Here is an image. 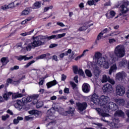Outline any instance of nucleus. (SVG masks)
<instances>
[{
    "label": "nucleus",
    "instance_id": "obj_2",
    "mask_svg": "<svg viewBox=\"0 0 129 129\" xmlns=\"http://www.w3.org/2000/svg\"><path fill=\"white\" fill-rule=\"evenodd\" d=\"M109 100H110V98L107 96L102 95L100 97V103L99 105L101 106V109L99 108H96V110L97 111L98 114L103 116V117H109V114L105 113L108 112L109 109L114 110V111L118 109L117 105L112 102H109Z\"/></svg>",
    "mask_w": 129,
    "mask_h": 129
},
{
    "label": "nucleus",
    "instance_id": "obj_10",
    "mask_svg": "<svg viewBox=\"0 0 129 129\" xmlns=\"http://www.w3.org/2000/svg\"><path fill=\"white\" fill-rule=\"evenodd\" d=\"M126 76V74L124 72H120L116 74L115 79L116 81H119V82H122L124 80Z\"/></svg>",
    "mask_w": 129,
    "mask_h": 129
},
{
    "label": "nucleus",
    "instance_id": "obj_55",
    "mask_svg": "<svg viewBox=\"0 0 129 129\" xmlns=\"http://www.w3.org/2000/svg\"><path fill=\"white\" fill-rule=\"evenodd\" d=\"M56 25L59 26L60 27H65V25H64L63 23L57 22L56 23Z\"/></svg>",
    "mask_w": 129,
    "mask_h": 129
},
{
    "label": "nucleus",
    "instance_id": "obj_46",
    "mask_svg": "<svg viewBox=\"0 0 129 129\" xmlns=\"http://www.w3.org/2000/svg\"><path fill=\"white\" fill-rule=\"evenodd\" d=\"M33 63H35V60H32L30 62H28L26 65L25 66V67L26 68H28V67L31 66L32 64H33Z\"/></svg>",
    "mask_w": 129,
    "mask_h": 129
},
{
    "label": "nucleus",
    "instance_id": "obj_35",
    "mask_svg": "<svg viewBox=\"0 0 129 129\" xmlns=\"http://www.w3.org/2000/svg\"><path fill=\"white\" fill-rule=\"evenodd\" d=\"M36 104L37 108H40V107H42V106H43V105H44V103L42 101H40L39 102L37 101Z\"/></svg>",
    "mask_w": 129,
    "mask_h": 129
},
{
    "label": "nucleus",
    "instance_id": "obj_37",
    "mask_svg": "<svg viewBox=\"0 0 129 129\" xmlns=\"http://www.w3.org/2000/svg\"><path fill=\"white\" fill-rule=\"evenodd\" d=\"M70 83L74 90H77V85L76 84L74 83L73 82H70Z\"/></svg>",
    "mask_w": 129,
    "mask_h": 129
},
{
    "label": "nucleus",
    "instance_id": "obj_6",
    "mask_svg": "<svg viewBox=\"0 0 129 129\" xmlns=\"http://www.w3.org/2000/svg\"><path fill=\"white\" fill-rule=\"evenodd\" d=\"M11 95H12L13 99L20 98L24 96V95L23 94H20L19 93L13 94V93L11 92H7L4 94H3V98L5 99V100H9V99H10V96H11Z\"/></svg>",
    "mask_w": 129,
    "mask_h": 129
},
{
    "label": "nucleus",
    "instance_id": "obj_49",
    "mask_svg": "<svg viewBox=\"0 0 129 129\" xmlns=\"http://www.w3.org/2000/svg\"><path fill=\"white\" fill-rule=\"evenodd\" d=\"M102 36H103V34L100 32L97 36V41H99V40L101 39V38H102Z\"/></svg>",
    "mask_w": 129,
    "mask_h": 129
},
{
    "label": "nucleus",
    "instance_id": "obj_63",
    "mask_svg": "<svg viewBox=\"0 0 129 129\" xmlns=\"http://www.w3.org/2000/svg\"><path fill=\"white\" fill-rule=\"evenodd\" d=\"M78 76L74 77V80L75 81L76 83H78Z\"/></svg>",
    "mask_w": 129,
    "mask_h": 129
},
{
    "label": "nucleus",
    "instance_id": "obj_23",
    "mask_svg": "<svg viewBox=\"0 0 129 129\" xmlns=\"http://www.w3.org/2000/svg\"><path fill=\"white\" fill-rule=\"evenodd\" d=\"M93 68V72L95 74V76H96V77H98V76H99V74H100V70H99V68H98L96 66H94Z\"/></svg>",
    "mask_w": 129,
    "mask_h": 129
},
{
    "label": "nucleus",
    "instance_id": "obj_64",
    "mask_svg": "<svg viewBox=\"0 0 129 129\" xmlns=\"http://www.w3.org/2000/svg\"><path fill=\"white\" fill-rule=\"evenodd\" d=\"M82 55H79L78 56L76 57V58H75V60L76 61H78V60H79V59H80L81 58H82Z\"/></svg>",
    "mask_w": 129,
    "mask_h": 129
},
{
    "label": "nucleus",
    "instance_id": "obj_62",
    "mask_svg": "<svg viewBox=\"0 0 129 129\" xmlns=\"http://www.w3.org/2000/svg\"><path fill=\"white\" fill-rule=\"evenodd\" d=\"M71 52H72V50L70 49H69L67 52H66V56H67V55H68V54H71Z\"/></svg>",
    "mask_w": 129,
    "mask_h": 129
},
{
    "label": "nucleus",
    "instance_id": "obj_30",
    "mask_svg": "<svg viewBox=\"0 0 129 129\" xmlns=\"http://www.w3.org/2000/svg\"><path fill=\"white\" fill-rule=\"evenodd\" d=\"M15 3L17 7H21V6H23L25 4L23 0H17L15 1Z\"/></svg>",
    "mask_w": 129,
    "mask_h": 129
},
{
    "label": "nucleus",
    "instance_id": "obj_27",
    "mask_svg": "<svg viewBox=\"0 0 129 129\" xmlns=\"http://www.w3.org/2000/svg\"><path fill=\"white\" fill-rule=\"evenodd\" d=\"M1 62L3 64V66H6V65H7V64H8L10 61L9 60V58H8V57H3L1 58Z\"/></svg>",
    "mask_w": 129,
    "mask_h": 129
},
{
    "label": "nucleus",
    "instance_id": "obj_44",
    "mask_svg": "<svg viewBox=\"0 0 129 129\" xmlns=\"http://www.w3.org/2000/svg\"><path fill=\"white\" fill-rule=\"evenodd\" d=\"M85 30H87V27L86 26H83L80 27L78 29V31L81 32V31H85Z\"/></svg>",
    "mask_w": 129,
    "mask_h": 129
},
{
    "label": "nucleus",
    "instance_id": "obj_40",
    "mask_svg": "<svg viewBox=\"0 0 129 129\" xmlns=\"http://www.w3.org/2000/svg\"><path fill=\"white\" fill-rule=\"evenodd\" d=\"M78 73V74H79V75H81V76H83V77H85V75H84V72H83L82 69H79Z\"/></svg>",
    "mask_w": 129,
    "mask_h": 129
},
{
    "label": "nucleus",
    "instance_id": "obj_19",
    "mask_svg": "<svg viewBox=\"0 0 129 129\" xmlns=\"http://www.w3.org/2000/svg\"><path fill=\"white\" fill-rule=\"evenodd\" d=\"M114 100L119 106H123L125 103V100L123 99H115Z\"/></svg>",
    "mask_w": 129,
    "mask_h": 129
},
{
    "label": "nucleus",
    "instance_id": "obj_51",
    "mask_svg": "<svg viewBox=\"0 0 129 129\" xmlns=\"http://www.w3.org/2000/svg\"><path fill=\"white\" fill-rule=\"evenodd\" d=\"M23 45V43H17V44L16 45V48L17 49H22V46Z\"/></svg>",
    "mask_w": 129,
    "mask_h": 129
},
{
    "label": "nucleus",
    "instance_id": "obj_3",
    "mask_svg": "<svg viewBox=\"0 0 129 129\" xmlns=\"http://www.w3.org/2000/svg\"><path fill=\"white\" fill-rule=\"evenodd\" d=\"M110 58H108L107 55L102 57V53L99 51L96 52L94 55V59L96 60L97 64L103 68L104 69H108L110 65L115 63V55L112 52L108 53Z\"/></svg>",
    "mask_w": 129,
    "mask_h": 129
},
{
    "label": "nucleus",
    "instance_id": "obj_33",
    "mask_svg": "<svg viewBox=\"0 0 129 129\" xmlns=\"http://www.w3.org/2000/svg\"><path fill=\"white\" fill-rule=\"evenodd\" d=\"M117 35H119V32L118 31H114L112 33H110L107 35L105 37H112L113 36H116Z\"/></svg>",
    "mask_w": 129,
    "mask_h": 129
},
{
    "label": "nucleus",
    "instance_id": "obj_60",
    "mask_svg": "<svg viewBox=\"0 0 129 129\" xmlns=\"http://www.w3.org/2000/svg\"><path fill=\"white\" fill-rule=\"evenodd\" d=\"M19 66H15L13 68H12L11 69V70L14 71V70H18V69H19Z\"/></svg>",
    "mask_w": 129,
    "mask_h": 129
},
{
    "label": "nucleus",
    "instance_id": "obj_56",
    "mask_svg": "<svg viewBox=\"0 0 129 129\" xmlns=\"http://www.w3.org/2000/svg\"><path fill=\"white\" fill-rule=\"evenodd\" d=\"M107 32H108V29L107 28H105L101 31V33H102V35H103L104 34L107 33Z\"/></svg>",
    "mask_w": 129,
    "mask_h": 129
},
{
    "label": "nucleus",
    "instance_id": "obj_4",
    "mask_svg": "<svg viewBox=\"0 0 129 129\" xmlns=\"http://www.w3.org/2000/svg\"><path fill=\"white\" fill-rule=\"evenodd\" d=\"M125 116V114H124V112L122 111V110H117L114 114V117L112 118V120L113 122H109L107 120H105L104 118H102L101 120H103V121H105V122H107L108 125L111 126L112 128H117L118 127V126L117 125V123L119 122V120L118 118L116 117H124Z\"/></svg>",
    "mask_w": 129,
    "mask_h": 129
},
{
    "label": "nucleus",
    "instance_id": "obj_11",
    "mask_svg": "<svg viewBox=\"0 0 129 129\" xmlns=\"http://www.w3.org/2000/svg\"><path fill=\"white\" fill-rule=\"evenodd\" d=\"M76 105L78 110L80 113H82L83 110H85L87 107V103H86V102H78L76 103Z\"/></svg>",
    "mask_w": 129,
    "mask_h": 129
},
{
    "label": "nucleus",
    "instance_id": "obj_31",
    "mask_svg": "<svg viewBox=\"0 0 129 129\" xmlns=\"http://www.w3.org/2000/svg\"><path fill=\"white\" fill-rule=\"evenodd\" d=\"M74 110H75V109H74V108H70V109L69 111H66V114H62L63 115H67V114L68 113L69 114H70V113L71 114H73V112H74Z\"/></svg>",
    "mask_w": 129,
    "mask_h": 129
},
{
    "label": "nucleus",
    "instance_id": "obj_20",
    "mask_svg": "<svg viewBox=\"0 0 129 129\" xmlns=\"http://www.w3.org/2000/svg\"><path fill=\"white\" fill-rule=\"evenodd\" d=\"M33 56H30L29 57H27V55H20L19 56H16V58L19 61H22V60H24V61H28L30 59H32Z\"/></svg>",
    "mask_w": 129,
    "mask_h": 129
},
{
    "label": "nucleus",
    "instance_id": "obj_48",
    "mask_svg": "<svg viewBox=\"0 0 129 129\" xmlns=\"http://www.w3.org/2000/svg\"><path fill=\"white\" fill-rule=\"evenodd\" d=\"M9 117H10V115H9V114H6L5 115L2 116V119L3 120H7Z\"/></svg>",
    "mask_w": 129,
    "mask_h": 129
},
{
    "label": "nucleus",
    "instance_id": "obj_50",
    "mask_svg": "<svg viewBox=\"0 0 129 129\" xmlns=\"http://www.w3.org/2000/svg\"><path fill=\"white\" fill-rule=\"evenodd\" d=\"M1 10H3V11H6V10H8V9H9V8L8 7V5H5L1 6Z\"/></svg>",
    "mask_w": 129,
    "mask_h": 129
},
{
    "label": "nucleus",
    "instance_id": "obj_45",
    "mask_svg": "<svg viewBox=\"0 0 129 129\" xmlns=\"http://www.w3.org/2000/svg\"><path fill=\"white\" fill-rule=\"evenodd\" d=\"M34 118V117L29 115V116H26L25 117V119L26 120V121H28V120H33V119Z\"/></svg>",
    "mask_w": 129,
    "mask_h": 129
},
{
    "label": "nucleus",
    "instance_id": "obj_8",
    "mask_svg": "<svg viewBox=\"0 0 129 129\" xmlns=\"http://www.w3.org/2000/svg\"><path fill=\"white\" fill-rule=\"evenodd\" d=\"M116 94L118 96H123L125 94V88L121 85H118L116 87Z\"/></svg>",
    "mask_w": 129,
    "mask_h": 129
},
{
    "label": "nucleus",
    "instance_id": "obj_47",
    "mask_svg": "<svg viewBox=\"0 0 129 129\" xmlns=\"http://www.w3.org/2000/svg\"><path fill=\"white\" fill-rule=\"evenodd\" d=\"M108 81L109 82V83L112 84L113 85H114V84H115V82L114 81V80H113L112 79H110V77L109 78Z\"/></svg>",
    "mask_w": 129,
    "mask_h": 129
},
{
    "label": "nucleus",
    "instance_id": "obj_7",
    "mask_svg": "<svg viewBox=\"0 0 129 129\" xmlns=\"http://www.w3.org/2000/svg\"><path fill=\"white\" fill-rule=\"evenodd\" d=\"M38 97H39L38 94H33L27 97V98H23L22 100L25 103H27V102H31V101H32L33 104H36L38 102Z\"/></svg>",
    "mask_w": 129,
    "mask_h": 129
},
{
    "label": "nucleus",
    "instance_id": "obj_57",
    "mask_svg": "<svg viewBox=\"0 0 129 129\" xmlns=\"http://www.w3.org/2000/svg\"><path fill=\"white\" fill-rule=\"evenodd\" d=\"M57 46H58L57 44H51L49 46V48H55V47H57Z\"/></svg>",
    "mask_w": 129,
    "mask_h": 129
},
{
    "label": "nucleus",
    "instance_id": "obj_58",
    "mask_svg": "<svg viewBox=\"0 0 129 129\" xmlns=\"http://www.w3.org/2000/svg\"><path fill=\"white\" fill-rule=\"evenodd\" d=\"M66 78H67V77L66 75H61V81H65V80H66Z\"/></svg>",
    "mask_w": 129,
    "mask_h": 129
},
{
    "label": "nucleus",
    "instance_id": "obj_14",
    "mask_svg": "<svg viewBox=\"0 0 129 129\" xmlns=\"http://www.w3.org/2000/svg\"><path fill=\"white\" fill-rule=\"evenodd\" d=\"M91 100L95 104H97L98 105H99L100 98L98 97V95L97 94H94L91 97Z\"/></svg>",
    "mask_w": 129,
    "mask_h": 129
},
{
    "label": "nucleus",
    "instance_id": "obj_42",
    "mask_svg": "<svg viewBox=\"0 0 129 129\" xmlns=\"http://www.w3.org/2000/svg\"><path fill=\"white\" fill-rule=\"evenodd\" d=\"M73 71L75 74H77L78 73V71H79V69H78V67L75 66L73 67Z\"/></svg>",
    "mask_w": 129,
    "mask_h": 129
},
{
    "label": "nucleus",
    "instance_id": "obj_5",
    "mask_svg": "<svg viewBox=\"0 0 129 129\" xmlns=\"http://www.w3.org/2000/svg\"><path fill=\"white\" fill-rule=\"evenodd\" d=\"M114 53L118 58H122L125 55V49L122 45H117L114 49Z\"/></svg>",
    "mask_w": 129,
    "mask_h": 129
},
{
    "label": "nucleus",
    "instance_id": "obj_54",
    "mask_svg": "<svg viewBox=\"0 0 129 129\" xmlns=\"http://www.w3.org/2000/svg\"><path fill=\"white\" fill-rule=\"evenodd\" d=\"M64 93H67V94H69V93H70L69 88H65L64 89Z\"/></svg>",
    "mask_w": 129,
    "mask_h": 129
},
{
    "label": "nucleus",
    "instance_id": "obj_16",
    "mask_svg": "<svg viewBox=\"0 0 129 129\" xmlns=\"http://www.w3.org/2000/svg\"><path fill=\"white\" fill-rule=\"evenodd\" d=\"M82 88L83 92L85 93H88L90 91V85L87 83H84Z\"/></svg>",
    "mask_w": 129,
    "mask_h": 129
},
{
    "label": "nucleus",
    "instance_id": "obj_43",
    "mask_svg": "<svg viewBox=\"0 0 129 129\" xmlns=\"http://www.w3.org/2000/svg\"><path fill=\"white\" fill-rule=\"evenodd\" d=\"M52 9H53L52 6H50L49 7H46L44 9V12H47V11H49V10H52Z\"/></svg>",
    "mask_w": 129,
    "mask_h": 129
},
{
    "label": "nucleus",
    "instance_id": "obj_9",
    "mask_svg": "<svg viewBox=\"0 0 129 129\" xmlns=\"http://www.w3.org/2000/svg\"><path fill=\"white\" fill-rule=\"evenodd\" d=\"M128 6V1H127V0H125L122 2V4L120 8V10L121 13H123V14H126V13H128L129 8H127Z\"/></svg>",
    "mask_w": 129,
    "mask_h": 129
},
{
    "label": "nucleus",
    "instance_id": "obj_61",
    "mask_svg": "<svg viewBox=\"0 0 129 129\" xmlns=\"http://www.w3.org/2000/svg\"><path fill=\"white\" fill-rule=\"evenodd\" d=\"M52 59L54 60V61H58V57L56 55L53 56Z\"/></svg>",
    "mask_w": 129,
    "mask_h": 129
},
{
    "label": "nucleus",
    "instance_id": "obj_18",
    "mask_svg": "<svg viewBox=\"0 0 129 129\" xmlns=\"http://www.w3.org/2000/svg\"><path fill=\"white\" fill-rule=\"evenodd\" d=\"M32 11V7L26 8L21 12V16H28Z\"/></svg>",
    "mask_w": 129,
    "mask_h": 129
},
{
    "label": "nucleus",
    "instance_id": "obj_52",
    "mask_svg": "<svg viewBox=\"0 0 129 129\" xmlns=\"http://www.w3.org/2000/svg\"><path fill=\"white\" fill-rule=\"evenodd\" d=\"M115 42H116V40L114 38L109 39V43L110 44H113V43H115Z\"/></svg>",
    "mask_w": 129,
    "mask_h": 129
},
{
    "label": "nucleus",
    "instance_id": "obj_26",
    "mask_svg": "<svg viewBox=\"0 0 129 129\" xmlns=\"http://www.w3.org/2000/svg\"><path fill=\"white\" fill-rule=\"evenodd\" d=\"M29 114H35V115H41V111H38L37 110H32L29 111Z\"/></svg>",
    "mask_w": 129,
    "mask_h": 129
},
{
    "label": "nucleus",
    "instance_id": "obj_28",
    "mask_svg": "<svg viewBox=\"0 0 129 129\" xmlns=\"http://www.w3.org/2000/svg\"><path fill=\"white\" fill-rule=\"evenodd\" d=\"M109 79V77H107L106 75H104L102 76V79H101V82L102 83H105L108 81V80Z\"/></svg>",
    "mask_w": 129,
    "mask_h": 129
},
{
    "label": "nucleus",
    "instance_id": "obj_22",
    "mask_svg": "<svg viewBox=\"0 0 129 129\" xmlns=\"http://www.w3.org/2000/svg\"><path fill=\"white\" fill-rule=\"evenodd\" d=\"M51 54L49 53H46L45 54H41L39 55L36 57V60L42 59H47L50 57Z\"/></svg>",
    "mask_w": 129,
    "mask_h": 129
},
{
    "label": "nucleus",
    "instance_id": "obj_34",
    "mask_svg": "<svg viewBox=\"0 0 129 129\" xmlns=\"http://www.w3.org/2000/svg\"><path fill=\"white\" fill-rule=\"evenodd\" d=\"M33 32H34V30H32L31 31L21 33L20 35H21V36H22L23 37H25V36H29V35H31V34H32V33H33Z\"/></svg>",
    "mask_w": 129,
    "mask_h": 129
},
{
    "label": "nucleus",
    "instance_id": "obj_12",
    "mask_svg": "<svg viewBox=\"0 0 129 129\" xmlns=\"http://www.w3.org/2000/svg\"><path fill=\"white\" fill-rule=\"evenodd\" d=\"M55 111H59V109H58V108H56L55 107H53L51 108L50 109L48 110L47 111V114H48V118L49 119H53V118H54V114H55Z\"/></svg>",
    "mask_w": 129,
    "mask_h": 129
},
{
    "label": "nucleus",
    "instance_id": "obj_36",
    "mask_svg": "<svg viewBox=\"0 0 129 129\" xmlns=\"http://www.w3.org/2000/svg\"><path fill=\"white\" fill-rule=\"evenodd\" d=\"M127 63V61L126 60H122L119 62V66L120 67H122V66H124Z\"/></svg>",
    "mask_w": 129,
    "mask_h": 129
},
{
    "label": "nucleus",
    "instance_id": "obj_13",
    "mask_svg": "<svg viewBox=\"0 0 129 129\" xmlns=\"http://www.w3.org/2000/svg\"><path fill=\"white\" fill-rule=\"evenodd\" d=\"M103 90L104 92L112 93V92H113V87L109 84H105L103 87Z\"/></svg>",
    "mask_w": 129,
    "mask_h": 129
},
{
    "label": "nucleus",
    "instance_id": "obj_59",
    "mask_svg": "<svg viewBox=\"0 0 129 129\" xmlns=\"http://www.w3.org/2000/svg\"><path fill=\"white\" fill-rule=\"evenodd\" d=\"M88 51H89L88 49H85L84 50L83 53L81 54L82 56L83 57V56H85V55H86V52H88Z\"/></svg>",
    "mask_w": 129,
    "mask_h": 129
},
{
    "label": "nucleus",
    "instance_id": "obj_32",
    "mask_svg": "<svg viewBox=\"0 0 129 129\" xmlns=\"http://www.w3.org/2000/svg\"><path fill=\"white\" fill-rule=\"evenodd\" d=\"M110 17H108V14H106V17L107 18V19H110V18H113L115 16V12L114 11H111L110 12Z\"/></svg>",
    "mask_w": 129,
    "mask_h": 129
},
{
    "label": "nucleus",
    "instance_id": "obj_24",
    "mask_svg": "<svg viewBox=\"0 0 129 129\" xmlns=\"http://www.w3.org/2000/svg\"><path fill=\"white\" fill-rule=\"evenodd\" d=\"M57 83V81H56V80H54L52 81L47 83L46 86L47 88L49 89V88H51V87H53V86H55V85H56Z\"/></svg>",
    "mask_w": 129,
    "mask_h": 129
},
{
    "label": "nucleus",
    "instance_id": "obj_53",
    "mask_svg": "<svg viewBox=\"0 0 129 129\" xmlns=\"http://www.w3.org/2000/svg\"><path fill=\"white\" fill-rule=\"evenodd\" d=\"M7 7H8V9H12V8H14V7H15V3H11L9 5H7Z\"/></svg>",
    "mask_w": 129,
    "mask_h": 129
},
{
    "label": "nucleus",
    "instance_id": "obj_1",
    "mask_svg": "<svg viewBox=\"0 0 129 129\" xmlns=\"http://www.w3.org/2000/svg\"><path fill=\"white\" fill-rule=\"evenodd\" d=\"M66 36V33H63L60 34H58L57 35H53L50 36H42L39 35L38 36L32 37V41L30 42V40H28L25 42V45L27 46L25 47L26 51H31L32 49H35L40 46L44 45L43 40H52L54 39V40H57L58 39H61V38H64Z\"/></svg>",
    "mask_w": 129,
    "mask_h": 129
},
{
    "label": "nucleus",
    "instance_id": "obj_21",
    "mask_svg": "<svg viewBox=\"0 0 129 129\" xmlns=\"http://www.w3.org/2000/svg\"><path fill=\"white\" fill-rule=\"evenodd\" d=\"M116 70H117V66L115 63H114L110 68L109 70V75H111V74H112V72H116Z\"/></svg>",
    "mask_w": 129,
    "mask_h": 129
},
{
    "label": "nucleus",
    "instance_id": "obj_29",
    "mask_svg": "<svg viewBox=\"0 0 129 129\" xmlns=\"http://www.w3.org/2000/svg\"><path fill=\"white\" fill-rule=\"evenodd\" d=\"M23 117L18 116L17 118H15L13 120V122L14 124H18L19 122H20V120H23Z\"/></svg>",
    "mask_w": 129,
    "mask_h": 129
},
{
    "label": "nucleus",
    "instance_id": "obj_41",
    "mask_svg": "<svg viewBox=\"0 0 129 129\" xmlns=\"http://www.w3.org/2000/svg\"><path fill=\"white\" fill-rule=\"evenodd\" d=\"M12 82H13V79L10 78H9L8 79H7L6 84H5L6 87H8V86H9V84H11Z\"/></svg>",
    "mask_w": 129,
    "mask_h": 129
},
{
    "label": "nucleus",
    "instance_id": "obj_17",
    "mask_svg": "<svg viewBox=\"0 0 129 129\" xmlns=\"http://www.w3.org/2000/svg\"><path fill=\"white\" fill-rule=\"evenodd\" d=\"M18 81H15L13 82V84L15 85H18V84H20L21 81L22 80H24V79H26V76L24 75H19L18 76Z\"/></svg>",
    "mask_w": 129,
    "mask_h": 129
},
{
    "label": "nucleus",
    "instance_id": "obj_39",
    "mask_svg": "<svg viewBox=\"0 0 129 129\" xmlns=\"http://www.w3.org/2000/svg\"><path fill=\"white\" fill-rule=\"evenodd\" d=\"M87 4L89 6H96V3L94 2V1H88Z\"/></svg>",
    "mask_w": 129,
    "mask_h": 129
},
{
    "label": "nucleus",
    "instance_id": "obj_38",
    "mask_svg": "<svg viewBox=\"0 0 129 129\" xmlns=\"http://www.w3.org/2000/svg\"><path fill=\"white\" fill-rule=\"evenodd\" d=\"M85 74H86L88 77H92V73H91V71L88 70H86Z\"/></svg>",
    "mask_w": 129,
    "mask_h": 129
},
{
    "label": "nucleus",
    "instance_id": "obj_25",
    "mask_svg": "<svg viewBox=\"0 0 129 129\" xmlns=\"http://www.w3.org/2000/svg\"><path fill=\"white\" fill-rule=\"evenodd\" d=\"M42 5L41 2H36L32 6V10H36L37 9H40L41 8V5Z\"/></svg>",
    "mask_w": 129,
    "mask_h": 129
},
{
    "label": "nucleus",
    "instance_id": "obj_15",
    "mask_svg": "<svg viewBox=\"0 0 129 129\" xmlns=\"http://www.w3.org/2000/svg\"><path fill=\"white\" fill-rule=\"evenodd\" d=\"M16 102L17 103L14 104L15 108H17L18 110H21L23 108V106L26 103L20 100H17Z\"/></svg>",
    "mask_w": 129,
    "mask_h": 129
}]
</instances>
